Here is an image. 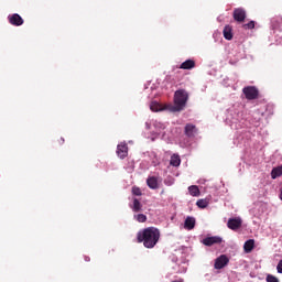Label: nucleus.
I'll use <instances>...</instances> for the list:
<instances>
[{
  "mask_svg": "<svg viewBox=\"0 0 282 282\" xmlns=\"http://www.w3.org/2000/svg\"><path fill=\"white\" fill-rule=\"evenodd\" d=\"M160 237V229L148 227L137 234V241L138 243H143L144 248L153 249L154 246H158Z\"/></svg>",
  "mask_w": 282,
  "mask_h": 282,
  "instance_id": "obj_1",
  "label": "nucleus"
},
{
  "mask_svg": "<svg viewBox=\"0 0 282 282\" xmlns=\"http://www.w3.org/2000/svg\"><path fill=\"white\" fill-rule=\"evenodd\" d=\"M188 102V93L185 89H178L174 94V111H183Z\"/></svg>",
  "mask_w": 282,
  "mask_h": 282,
  "instance_id": "obj_2",
  "label": "nucleus"
},
{
  "mask_svg": "<svg viewBox=\"0 0 282 282\" xmlns=\"http://www.w3.org/2000/svg\"><path fill=\"white\" fill-rule=\"evenodd\" d=\"M242 94L247 100H257L259 98V89L254 86H247L242 89Z\"/></svg>",
  "mask_w": 282,
  "mask_h": 282,
  "instance_id": "obj_3",
  "label": "nucleus"
},
{
  "mask_svg": "<svg viewBox=\"0 0 282 282\" xmlns=\"http://www.w3.org/2000/svg\"><path fill=\"white\" fill-rule=\"evenodd\" d=\"M8 21L10 23V25H14L15 28H19V26L23 25V23H25V21L23 20V18L21 15H19V13L9 14Z\"/></svg>",
  "mask_w": 282,
  "mask_h": 282,
  "instance_id": "obj_4",
  "label": "nucleus"
},
{
  "mask_svg": "<svg viewBox=\"0 0 282 282\" xmlns=\"http://www.w3.org/2000/svg\"><path fill=\"white\" fill-rule=\"evenodd\" d=\"M230 262V259H228V256L221 254L215 260L214 268L216 270H221L226 268V264Z\"/></svg>",
  "mask_w": 282,
  "mask_h": 282,
  "instance_id": "obj_5",
  "label": "nucleus"
},
{
  "mask_svg": "<svg viewBox=\"0 0 282 282\" xmlns=\"http://www.w3.org/2000/svg\"><path fill=\"white\" fill-rule=\"evenodd\" d=\"M117 155L120 158V160H124L127 155H129V147H127V143H120L117 147Z\"/></svg>",
  "mask_w": 282,
  "mask_h": 282,
  "instance_id": "obj_6",
  "label": "nucleus"
},
{
  "mask_svg": "<svg viewBox=\"0 0 282 282\" xmlns=\"http://www.w3.org/2000/svg\"><path fill=\"white\" fill-rule=\"evenodd\" d=\"M234 19L238 23H243L246 21V11L241 8H237L234 10Z\"/></svg>",
  "mask_w": 282,
  "mask_h": 282,
  "instance_id": "obj_7",
  "label": "nucleus"
},
{
  "mask_svg": "<svg viewBox=\"0 0 282 282\" xmlns=\"http://www.w3.org/2000/svg\"><path fill=\"white\" fill-rule=\"evenodd\" d=\"M221 241H223L221 237H218V236H212L203 239L204 246H208V247L215 246V243H221Z\"/></svg>",
  "mask_w": 282,
  "mask_h": 282,
  "instance_id": "obj_8",
  "label": "nucleus"
},
{
  "mask_svg": "<svg viewBox=\"0 0 282 282\" xmlns=\"http://www.w3.org/2000/svg\"><path fill=\"white\" fill-rule=\"evenodd\" d=\"M184 133L187 138H194L195 133H197V127H195L193 123H187L185 126Z\"/></svg>",
  "mask_w": 282,
  "mask_h": 282,
  "instance_id": "obj_9",
  "label": "nucleus"
},
{
  "mask_svg": "<svg viewBox=\"0 0 282 282\" xmlns=\"http://www.w3.org/2000/svg\"><path fill=\"white\" fill-rule=\"evenodd\" d=\"M227 226L230 230H239L241 228V220L240 218H230Z\"/></svg>",
  "mask_w": 282,
  "mask_h": 282,
  "instance_id": "obj_10",
  "label": "nucleus"
},
{
  "mask_svg": "<svg viewBox=\"0 0 282 282\" xmlns=\"http://www.w3.org/2000/svg\"><path fill=\"white\" fill-rule=\"evenodd\" d=\"M147 185L152 191H155V189L160 188V184L158 183V177H155V176L148 177Z\"/></svg>",
  "mask_w": 282,
  "mask_h": 282,
  "instance_id": "obj_11",
  "label": "nucleus"
},
{
  "mask_svg": "<svg viewBox=\"0 0 282 282\" xmlns=\"http://www.w3.org/2000/svg\"><path fill=\"white\" fill-rule=\"evenodd\" d=\"M180 69H195V61L187 59L180 65Z\"/></svg>",
  "mask_w": 282,
  "mask_h": 282,
  "instance_id": "obj_12",
  "label": "nucleus"
},
{
  "mask_svg": "<svg viewBox=\"0 0 282 282\" xmlns=\"http://www.w3.org/2000/svg\"><path fill=\"white\" fill-rule=\"evenodd\" d=\"M184 228H185L186 230H193V228H195V217L188 216V217L185 219Z\"/></svg>",
  "mask_w": 282,
  "mask_h": 282,
  "instance_id": "obj_13",
  "label": "nucleus"
},
{
  "mask_svg": "<svg viewBox=\"0 0 282 282\" xmlns=\"http://www.w3.org/2000/svg\"><path fill=\"white\" fill-rule=\"evenodd\" d=\"M130 208H132L133 213H142V203L138 198H133Z\"/></svg>",
  "mask_w": 282,
  "mask_h": 282,
  "instance_id": "obj_14",
  "label": "nucleus"
},
{
  "mask_svg": "<svg viewBox=\"0 0 282 282\" xmlns=\"http://www.w3.org/2000/svg\"><path fill=\"white\" fill-rule=\"evenodd\" d=\"M226 41H232V26L226 25L223 31Z\"/></svg>",
  "mask_w": 282,
  "mask_h": 282,
  "instance_id": "obj_15",
  "label": "nucleus"
},
{
  "mask_svg": "<svg viewBox=\"0 0 282 282\" xmlns=\"http://www.w3.org/2000/svg\"><path fill=\"white\" fill-rule=\"evenodd\" d=\"M243 250L247 253H250L251 250H254V239H249L243 245Z\"/></svg>",
  "mask_w": 282,
  "mask_h": 282,
  "instance_id": "obj_16",
  "label": "nucleus"
},
{
  "mask_svg": "<svg viewBox=\"0 0 282 282\" xmlns=\"http://www.w3.org/2000/svg\"><path fill=\"white\" fill-rule=\"evenodd\" d=\"M188 192L192 197H199L200 195L199 187L197 185H191L188 187Z\"/></svg>",
  "mask_w": 282,
  "mask_h": 282,
  "instance_id": "obj_17",
  "label": "nucleus"
},
{
  "mask_svg": "<svg viewBox=\"0 0 282 282\" xmlns=\"http://www.w3.org/2000/svg\"><path fill=\"white\" fill-rule=\"evenodd\" d=\"M281 175H282V165L272 169L271 171L272 180H276V177H281Z\"/></svg>",
  "mask_w": 282,
  "mask_h": 282,
  "instance_id": "obj_18",
  "label": "nucleus"
},
{
  "mask_svg": "<svg viewBox=\"0 0 282 282\" xmlns=\"http://www.w3.org/2000/svg\"><path fill=\"white\" fill-rule=\"evenodd\" d=\"M170 164L171 166H180V164H182V159H180V155L173 154L171 156Z\"/></svg>",
  "mask_w": 282,
  "mask_h": 282,
  "instance_id": "obj_19",
  "label": "nucleus"
},
{
  "mask_svg": "<svg viewBox=\"0 0 282 282\" xmlns=\"http://www.w3.org/2000/svg\"><path fill=\"white\" fill-rule=\"evenodd\" d=\"M208 204H210L208 198H202L196 202V206H198V208H208Z\"/></svg>",
  "mask_w": 282,
  "mask_h": 282,
  "instance_id": "obj_20",
  "label": "nucleus"
},
{
  "mask_svg": "<svg viewBox=\"0 0 282 282\" xmlns=\"http://www.w3.org/2000/svg\"><path fill=\"white\" fill-rule=\"evenodd\" d=\"M134 219L139 221V224H144L147 223V215L144 214L134 215Z\"/></svg>",
  "mask_w": 282,
  "mask_h": 282,
  "instance_id": "obj_21",
  "label": "nucleus"
},
{
  "mask_svg": "<svg viewBox=\"0 0 282 282\" xmlns=\"http://www.w3.org/2000/svg\"><path fill=\"white\" fill-rule=\"evenodd\" d=\"M150 109H151V111H162V106L160 104H158V101H153L150 105Z\"/></svg>",
  "mask_w": 282,
  "mask_h": 282,
  "instance_id": "obj_22",
  "label": "nucleus"
},
{
  "mask_svg": "<svg viewBox=\"0 0 282 282\" xmlns=\"http://www.w3.org/2000/svg\"><path fill=\"white\" fill-rule=\"evenodd\" d=\"M132 195H135L137 197H141L142 189H140V187H138V186H133L132 187Z\"/></svg>",
  "mask_w": 282,
  "mask_h": 282,
  "instance_id": "obj_23",
  "label": "nucleus"
},
{
  "mask_svg": "<svg viewBox=\"0 0 282 282\" xmlns=\"http://www.w3.org/2000/svg\"><path fill=\"white\" fill-rule=\"evenodd\" d=\"M242 28L245 30H254V21L251 20L249 23L243 24Z\"/></svg>",
  "mask_w": 282,
  "mask_h": 282,
  "instance_id": "obj_24",
  "label": "nucleus"
},
{
  "mask_svg": "<svg viewBox=\"0 0 282 282\" xmlns=\"http://www.w3.org/2000/svg\"><path fill=\"white\" fill-rule=\"evenodd\" d=\"M267 282H279V278H276L272 274H268L267 275Z\"/></svg>",
  "mask_w": 282,
  "mask_h": 282,
  "instance_id": "obj_25",
  "label": "nucleus"
},
{
  "mask_svg": "<svg viewBox=\"0 0 282 282\" xmlns=\"http://www.w3.org/2000/svg\"><path fill=\"white\" fill-rule=\"evenodd\" d=\"M61 143L64 144L65 143V139L61 138Z\"/></svg>",
  "mask_w": 282,
  "mask_h": 282,
  "instance_id": "obj_26",
  "label": "nucleus"
},
{
  "mask_svg": "<svg viewBox=\"0 0 282 282\" xmlns=\"http://www.w3.org/2000/svg\"><path fill=\"white\" fill-rule=\"evenodd\" d=\"M85 261H90L89 257H86V258H85Z\"/></svg>",
  "mask_w": 282,
  "mask_h": 282,
  "instance_id": "obj_27",
  "label": "nucleus"
}]
</instances>
